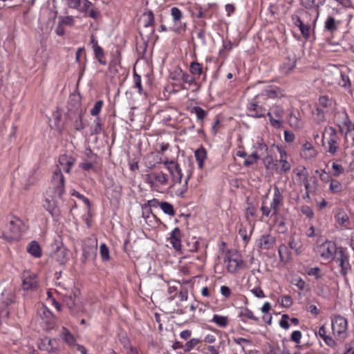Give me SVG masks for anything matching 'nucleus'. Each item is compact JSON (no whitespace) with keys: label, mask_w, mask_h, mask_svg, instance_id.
<instances>
[{"label":"nucleus","mask_w":354,"mask_h":354,"mask_svg":"<svg viewBox=\"0 0 354 354\" xmlns=\"http://www.w3.org/2000/svg\"><path fill=\"white\" fill-rule=\"evenodd\" d=\"M337 251V249L335 243L330 241H325L317 249V252L319 255L326 260L333 259Z\"/></svg>","instance_id":"6e6552de"},{"label":"nucleus","mask_w":354,"mask_h":354,"mask_svg":"<svg viewBox=\"0 0 354 354\" xmlns=\"http://www.w3.org/2000/svg\"><path fill=\"white\" fill-rule=\"evenodd\" d=\"M316 155L317 151L313 145L310 142L306 141L302 145L301 157L306 160H309L315 158Z\"/></svg>","instance_id":"5701e85b"},{"label":"nucleus","mask_w":354,"mask_h":354,"mask_svg":"<svg viewBox=\"0 0 354 354\" xmlns=\"http://www.w3.org/2000/svg\"><path fill=\"white\" fill-rule=\"evenodd\" d=\"M276 239L271 234L261 235L257 240V245L260 249L270 250L275 244Z\"/></svg>","instance_id":"6ab92c4d"},{"label":"nucleus","mask_w":354,"mask_h":354,"mask_svg":"<svg viewBox=\"0 0 354 354\" xmlns=\"http://www.w3.org/2000/svg\"><path fill=\"white\" fill-rule=\"evenodd\" d=\"M27 250L31 255L36 258L40 257L41 255L40 245L35 241H32L29 243Z\"/></svg>","instance_id":"f704fd0d"},{"label":"nucleus","mask_w":354,"mask_h":354,"mask_svg":"<svg viewBox=\"0 0 354 354\" xmlns=\"http://www.w3.org/2000/svg\"><path fill=\"white\" fill-rule=\"evenodd\" d=\"M15 302V295L10 291L5 290L1 294V298L0 299V310L1 313H5L6 315H8L10 311L8 306Z\"/></svg>","instance_id":"4468645a"},{"label":"nucleus","mask_w":354,"mask_h":354,"mask_svg":"<svg viewBox=\"0 0 354 354\" xmlns=\"http://www.w3.org/2000/svg\"><path fill=\"white\" fill-rule=\"evenodd\" d=\"M164 165L169 170L174 183H180L182 180L183 174L179 165L173 160H166L164 162Z\"/></svg>","instance_id":"9b49d317"},{"label":"nucleus","mask_w":354,"mask_h":354,"mask_svg":"<svg viewBox=\"0 0 354 354\" xmlns=\"http://www.w3.org/2000/svg\"><path fill=\"white\" fill-rule=\"evenodd\" d=\"M97 254V242L89 240L82 247L83 261L94 259Z\"/></svg>","instance_id":"9d476101"},{"label":"nucleus","mask_w":354,"mask_h":354,"mask_svg":"<svg viewBox=\"0 0 354 354\" xmlns=\"http://www.w3.org/2000/svg\"><path fill=\"white\" fill-rule=\"evenodd\" d=\"M338 257L337 261L339 262V266L341 268L340 272L343 276H346L351 269V266L348 261V255L344 252L342 248H340L337 252Z\"/></svg>","instance_id":"2eb2a0df"},{"label":"nucleus","mask_w":354,"mask_h":354,"mask_svg":"<svg viewBox=\"0 0 354 354\" xmlns=\"http://www.w3.org/2000/svg\"><path fill=\"white\" fill-rule=\"evenodd\" d=\"M289 316L288 315H283L281 319L279 322V325L281 328L287 330L290 327V324L288 323Z\"/></svg>","instance_id":"774afa93"},{"label":"nucleus","mask_w":354,"mask_h":354,"mask_svg":"<svg viewBox=\"0 0 354 354\" xmlns=\"http://www.w3.org/2000/svg\"><path fill=\"white\" fill-rule=\"evenodd\" d=\"M270 351L272 354H290L284 347L281 348L279 345L275 346H270Z\"/></svg>","instance_id":"680f3d73"},{"label":"nucleus","mask_w":354,"mask_h":354,"mask_svg":"<svg viewBox=\"0 0 354 354\" xmlns=\"http://www.w3.org/2000/svg\"><path fill=\"white\" fill-rule=\"evenodd\" d=\"M263 94L270 98H281L284 96L283 91L276 86H268Z\"/></svg>","instance_id":"393cba45"},{"label":"nucleus","mask_w":354,"mask_h":354,"mask_svg":"<svg viewBox=\"0 0 354 354\" xmlns=\"http://www.w3.org/2000/svg\"><path fill=\"white\" fill-rule=\"evenodd\" d=\"M52 187L53 189L54 196L61 198L64 193V177L62 172V169L58 166L55 168L53 173L51 180Z\"/></svg>","instance_id":"f03ea898"},{"label":"nucleus","mask_w":354,"mask_h":354,"mask_svg":"<svg viewBox=\"0 0 354 354\" xmlns=\"http://www.w3.org/2000/svg\"><path fill=\"white\" fill-rule=\"evenodd\" d=\"M171 14L175 22L180 21L183 17L182 12L176 7H174L171 9Z\"/></svg>","instance_id":"052dcab7"},{"label":"nucleus","mask_w":354,"mask_h":354,"mask_svg":"<svg viewBox=\"0 0 354 354\" xmlns=\"http://www.w3.org/2000/svg\"><path fill=\"white\" fill-rule=\"evenodd\" d=\"M181 238H182V234L181 231L178 227L174 228L170 233L169 236V242L171 244L172 247L176 250V251H180L181 250Z\"/></svg>","instance_id":"412c9836"},{"label":"nucleus","mask_w":354,"mask_h":354,"mask_svg":"<svg viewBox=\"0 0 354 354\" xmlns=\"http://www.w3.org/2000/svg\"><path fill=\"white\" fill-rule=\"evenodd\" d=\"M259 158L258 154L257 152L252 153L251 155H250L244 161L243 165L244 166L248 167L254 163H255L257 160Z\"/></svg>","instance_id":"6e6d98bb"},{"label":"nucleus","mask_w":354,"mask_h":354,"mask_svg":"<svg viewBox=\"0 0 354 354\" xmlns=\"http://www.w3.org/2000/svg\"><path fill=\"white\" fill-rule=\"evenodd\" d=\"M347 327V319L344 317L337 315L332 319V330L337 337L344 339L346 337Z\"/></svg>","instance_id":"39448f33"},{"label":"nucleus","mask_w":354,"mask_h":354,"mask_svg":"<svg viewBox=\"0 0 354 354\" xmlns=\"http://www.w3.org/2000/svg\"><path fill=\"white\" fill-rule=\"evenodd\" d=\"M288 246L291 250H295L297 254H300L303 252L300 240L299 239H295L294 236H290Z\"/></svg>","instance_id":"e433bc0d"},{"label":"nucleus","mask_w":354,"mask_h":354,"mask_svg":"<svg viewBox=\"0 0 354 354\" xmlns=\"http://www.w3.org/2000/svg\"><path fill=\"white\" fill-rule=\"evenodd\" d=\"M261 211L262 212L263 215L266 216H268L270 213L272 214V208L271 205L270 207H268L266 205V201H263L261 207Z\"/></svg>","instance_id":"338daca9"},{"label":"nucleus","mask_w":354,"mask_h":354,"mask_svg":"<svg viewBox=\"0 0 354 354\" xmlns=\"http://www.w3.org/2000/svg\"><path fill=\"white\" fill-rule=\"evenodd\" d=\"M301 6L308 10L316 9L319 10V8L324 5L326 0H299ZM319 15V11H317Z\"/></svg>","instance_id":"a878e982"},{"label":"nucleus","mask_w":354,"mask_h":354,"mask_svg":"<svg viewBox=\"0 0 354 354\" xmlns=\"http://www.w3.org/2000/svg\"><path fill=\"white\" fill-rule=\"evenodd\" d=\"M38 314L40 317L46 322L48 325L50 326L53 324L54 317L52 313L46 308L42 307L38 310Z\"/></svg>","instance_id":"c85d7f7f"},{"label":"nucleus","mask_w":354,"mask_h":354,"mask_svg":"<svg viewBox=\"0 0 354 354\" xmlns=\"http://www.w3.org/2000/svg\"><path fill=\"white\" fill-rule=\"evenodd\" d=\"M75 160L72 156L63 154L59 158V163L66 173H69L74 165Z\"/></svg>","instance_id":"4be33fe9"},{"label":"nucleus","mask_w":354,"mask_h":354,"mask_svg":"<svg viewBox=\"0 0 354 354\" xmlns=\"http://www.w3.org/2000/svg\"><path fill=\"white\" fill-rule=\"evenodd\" d=\"M78 295L79 290H75L74 292L65 295L64 297V301L71 313H76L77 312L79 306Z\"/></svg>","instance_id":"f8f14e48"},{"label":"nucleus","mask_w":354,"mask_h":354,"mask_svg":"<svg viewBox=\"0 0 354 354\" xmlns=\"http://www.w3.org/2000/svg\"><path fill=\"white\" fill-rule=\"evenodd\" d=\"M145 17V27H151L154 26V15L151 10H149L143 14Z\"/></svg>","instance_id":"a18cd8bd"},{"label":"nucleus","mask_w":354,"mask_h":354,"mask_svg":"<svg viewBox=\"0 0 354 354\" xmlns=\"http://www.w3.org/2000/svg\"><path fill=\"white\" fill-rule=\"evenodd\" d=\"M333 104V100L329 98L326 95H323L319 98V105L323 108H328L331 106Z\"/></svg>","instance_id":"3c124183"},{"label":"nucleus","mask_w":354,"mask_h":354,"mask_svg":"<svg viewBox=\"0 0 354 354\" xmlns=\"http://www.w3.org/2000/svg\"><path fill=\"white\" fill-rule=\"evenodd\" d=\"M288 122L290 125L295 129H300L302 127V122L300 119L293 113L290 114Z\"/></svg>","instance_id":"de8ad7c7"},{"label":"nucleus","mask_w":354,"mask_h":354,"mask_svg":"<svg viewBox=\"0 0 354 354\" xmlns=\"http://www.w3.org/2000/svg\"><path fill=\"white\" fill-rule=\"evenodd\" d=\"M82 115L83 112L82 109L77 108L75 111V116L73 117V127L76 131H80L84 128L82 122Z\"/></svg>","instance_id":"2f4dec72"},{"label":"nucleus","mask_w":354,"mask_h":354,"mask_svg":"<svg viewBox=\"0 0 354 354\" xmlns=\"http://www.w3.org/2000/svg\"><path fill=\"white\" fill-rule=\"evenodd\" d=\"M278 252L280 260L281 261H287L290 259V254L288 251V248L284 244H281L279 246Z\"/></svg>","instance_id":"c03bdc74"},{"label":"nucleus","mask_w":354,"mask_h":354,"mask_svg":"<svg viewBox=\"0 0 354 354\" xmlns=\"http://www.w3.org/2000/svg\"><path fill=\"white\" fill-rule=\"evenodd\" d=\"M344 124L346 127V134L351 132V131H354V123H353L351 122V120H350L349 117H348V115L347 114V113L345 111L344 113Z\"/></svg>","instance_id":"8fccbe9b"},{"label":"nucleus","mask_w":354,"mask_h":354,"mask_svg":"<svg viewBox=\"0 0 354 354\" xmlns=\"http://www.w3.org/2000/svg\"><path fill=\"white\" fill-rule=\"evenodd\" d=\"M100 253L102 261H106L109 260V250L105 243H102L100 247Z\"/></svg>","instance_id":"09e8293b"},{"label":"nucleus","mask_w":354,"mask_h":354,"mask_svg":"<svg viewBox=\"0 0 354 354\" xmlns=\"http://www.w3.org/2000/svg\"><path fill=\"white\" fill-rule=\"evenodd\" d=\"M337 24L338 23L335 19L332 16H329L324 23V29L330 32H334L337 30Z\"/></svg>","instance_id":"c9c22d12"},{"label":"nucleus","mask_w":354,"mask_h":354,"mask_svg":"<svg viewBox=\"0 0 354 354\" xmlns=\"http://www.w3.org/2000/svg\"><path fill=\"white\" fill-rule=\"evenodd\" d=\"M332 168L334 170V171L333 173V176H334L335 177L339 176L340 174H342L344 172V169L342 166V165L333 162V165H332Z\"/></svg>","instance_id":"e2e57ef3"},{"label":"nucleus","mask_w":354,"mask_h":354,"mask_svg":"<svg viewBox=\"0 0 354 354\" xmlns=\"http://www.w3.org/2000/svg\"><path fill=\"white\" fill-rule=\"evenodd\" d=\"M52 258L59 265H64L70 258V251L63 245L57 246Z\"/></svg>","instance_id":"ddd939ff"},{"label":"nucleus","mask_w":354,"mask_h":354,"mask_svg":"<svg viewBox=\"0 0 354 354\" xmlns=\"http://www.w3.org/2000/svg\"><path fill=\"white\" fill-rule=\"evenodd\" d=\"M239 317L241 318V320L244 322L246 321L244 318H248L254 321H258L259 319L253 315V313L247 308H241Z\"/></svg>","instance_id":"58836bf2"},{"label":"nucleus","mask_w":354,"mask_h":354,"mask_svg":"<svg viewBox=\"0 0 354 354\" xmlns=\"http://www.w3.org/2000/svg\"><path fill=\"white\" fill-rule=\"evenodd\" d=\"M23 222L21 220L15 218L14 220H11L9 222V230L10 234L6 235L4 233L2 234V237H4L8 241H10L13 239H18L22 232Z\"/></svg>","instance_id":"1a4fd4ad"},{"label":"nucleus","mask_w":354,"mask_h":354,"mask_svg":"<svg viewBox=\"0 0 354 354\" xmlns=\"http://www.w3.org/2000/svg\"><path fill=\"white\" fill-rule=\"evenodd\" d=\"M248 115L255 118H263L267 115V111L263 106L252 102L248 105Z\"/></svg>","instance_id":"dca6fc26"},{"label":"nucleus","mask_w":354,"mask_h":354,"mask_svg":"<svg viewBox=\"0 0 354 354\" xmlns=\"http://www.w3.org/2000/svg\"><path fill=\"white\" fill-rule=\"evenodd\" d=\"M335 217L336 221L341 226L348 227L349 225V217L343 209H339Z\"/></svg>","instance_id":"72a5a7b5"},{"label":"nucleus","mask_w":354,"mask_h":354,"mask_svg":"<svg viewBox=\"0 0 354 354\" xmlns=\"http://www.w3.org/2000/svg\"><path fill=\"white\" fill-rule=\"evenodd\" d=\"M342 189V184L337 180H331L330 185V190L333 193L340 192Z\"/></svg>","instance_id":"5fc2aeb1"},{"label":"nucleus","mask_w":354,"mask_h":354,"mask_svg":"<svg viewBox=\"0 0 354 354\" xmlns=\"http://www.w3.org/2000/svg\"><path fill=\"white\" fill-rule=\"evenodd\" d=\"M291 18L294 25L299 28L302 37L306 40H308L310 35V25L304 24L301 18L297 15H292Z\"/></svg>","instance_id":"f3484780"},{"label":"nucleus","mask_w":354,"mask_h":354,"mask_svg":"<svg viewBox=\"0 0 354 354\" xmlns=\"http://www.w3.org/2000/svg\"><path fill=\"white\" fill-rule=\"evenodd\" d=\"M145 182L151 189L156 190L168 184V176L161 171H151L145 175Z\"/></svg>","instance_id":"f257e3e1"},{"label":"nucleus","mask_w":354,"mask_h":354,"mask_svg":"<svg viewBox=\"0 0 354 354\" xmlns=\"http://www.w3.org/2000/svg\"><path fill=\"white\" fill-rule=\"evenodd\" d=\"M61 338L68 345L73 348L76 346V339L73 335L65 327H62L60 332Z\"/></svg>","instance_id":"cd10ccee"},{"label":"nucleus","mask_w":354,"mask_h":354,"mask_svg":"<svg viewBox=\"0 0 354 354\" xmlns=\"http://www.w3.org/2000/svg\"><path fill=\"white\" fill-rule=\"evenodd\" d=\"M196 160L198 162V167L202 169L204 165V161L207 158V151L203 147L197 149L194 152Z\"/></svg>","instance_id":"c756f323"},{"label":"nucleus","mask_w":354,"mask_h":354,"mask_svg":"<svg viewBox=\"0 0 354 354\" xmlns=\"http://www.w3.org/2000/svg\"><path fill=\"white\" fill-rule=\"evenodd\" d=\"M59 20V22L62 25L65 24L71 26L74 24V19L72 16L60 17Z\"/></svg>","instance_id":"0e129e2a"},{"label":"nucleus","mask_w":354,"mask_h":354,"mask_svg":"<svg viewBox=\"0 0 354 354\" xmlns=\"http://www.w3.org/2000/svg\"><path fill=\"white\" fill-rule=\"evenodd\" d=\"M224 261L227 263V271L231 273L236 272L244 265L243 261L236 252L226 254Z\"/></svg>","instance_id":"423d86ee"},{"label":"nucleus","mask_w":354,"mask_h":354,"mask_svg":"<svg viewBox=\"0 0 354 354\" xmlns=\"http://www.w3.org/2000/svg\"><path fill=\"white\" fill-rule=\"evenodd\" d=\"M283 195L281 193L279 187L277 186H275L274 187L273 198L270 203V205L272 208V215H276L278 214L280 207L283 205Z\"/></svg>","instance_id":"a211bd4d"},{"label":"nucleus","mask_w":354,"mask_h":354,"mask_svg":"<svg viewBox=\"0 0 354 354\" xmlns=\"http://www.w3.org/2000/svg\"><path fill=\"white\" fill-rule=\"evenodd\" d=\"M53 196L54 194L52 196V200H46L44 207L51 214L52 216L57 217L59 214V209L56 204L55 201L54 200L55 197Z\"/></svg>","instance_id":"bb28decb"},{"label":"nucleus","mask_w":354,"mask_h":354,"mask_svg":"<svg viewBox=\"0 0 354 354\" xmlns=\"http://www.w3.org/2000/svg\"><path fill=\"white\" fill-rule=\"evenodd\" d=\"M200 342V339L192 338L189 341H188L184 347L185 352H189L192 351L194 346H196Z\"/></svg>","instance_id":"bf43d9fd"},{"label":"nucleus","mask_w":354,"mask_h":354,"mask_svg":"<svg viewBox=\"0 0 354 354\" xmlns=\"http://www.w3.org/2000/svg\"><path fill=\"white\" fill-rule=\"evenodd\" d=\"M160 207L165 214H168L170 216H174L176 214L173 205L168 202H160Z\"/></svg>","instance_id":"ea45409f"},{"label":"nucleus","mask_w":354,"mask_h":354,"mask_svg":"<svg viewBox=\"0 0 354 354\" xmlns=\"http://www.w3.org/2000/svg\"><path fill=\"white\" fill-rule=\"evenodd\" d=\"M339 85L345 88H350L351 86V82L348 75L343 71L340 72V80L339 81Z\"/></svg>","instance_id":"a19ab883"},{"label":"nucleus","mask_w":354,"mask_h":354,"mask_svg":"<svg viewBox=\"0 0 354 354\" xmlns=\"http://www.w3.org/2000/svg\"><path fill=\"white\" fill-rule=\"evenodd\" d=\"M95 57L99 62V63L103 66L106 64V62L104 58V50L101 47H96L95 49H93Z\"/></svg>","instance_id":"49530a36"},{"label":"nucleus","mask_w":354,"mask_h":354,"mask_svg":"<svg viewBox=\"0 0 354 354\" xmlns=\"http://www.w3.org/2000/svg\"><path fill=\"white\" fill-rule=\"evenodd\" d=\"M217 326L220 327H225L228 324V317L218 315H214L212 320Z\"/></svg>","instance_id":"37998d69"},{"label":"nucleus","mask_w":354,"mask_h":354,"mask_svg":"<svg viewBox=\"0 0 354 354\" xmlns=\"http://www.w3.org/2000/svg\"><path fill=\"white\" fill-rule=\"evenodd\" d=\"M22 289L25 291H34L38 287L37 276L30 271H24L21 274Z\"/></svg>","instance_id":"0eeeda50"},{"label":"nucleus","mask_w":354,"mask_h":354,"mask_svg":"<svg viewBox=\"0 0 354 354\" xmlns=\"http://www.w3.org/2000/svg\"><path fill=\"white\" fill-rule=\"evenodd\" d=\"M189 71L190 73L196 78L198 77L203 73L202 64L197 62H192L189 67Z\"/></svg>","instance_id":"4c0bfd02"},{"label":"nucleus","mask_w":354,"mask_h":354,"mask_svg":"<svg viewBox=\"0 0 354 354\" xmlns=\"http://www.w3.org/2000/svg\"><path fill=\"white\" fill-rule=\"evenodd\" d=\"M94 122H95V126L92 130V134H100L102 131V122L100 118H97Z\"/></svg>","instance_id":"69168bd1"},{"label":"nucleus","mask_w":354,"mask_h":354,"mask_svg":"<svg viewBox=\"0 0 354 354\" xmlns=\"http://www.w3.org/2000/svg\"><path fill=\"white\" fill-rule=\"evenodd\" d=\"M103 101L102 100H98L97 101L92 109L91 110V114L93 116H97L99 115L102 110V107L103 106Z\"/></svg>","instance_id":"4d7b16f0"},{"label":"nucleus","mask_w":354,"mask_h":354,"mask_svg":"<svg viewBox=\"0 0 354 354\" xmlns=\"http://www.w3.org/2000/svg\"><path fill=\"white\" fill-rule=\"evenodd\" d=\"M291 165L286 159H279V166L277 168L279 174L286 173L290 170Z\"/></svg>","instance_id":"79ce46f5"},{"label":"nucleus","mask_w":354,"mask_h":354,"mask_svg":"<svg viewBox=\"0 0 354 354\" xmlns=\"http://www.w3.org/2000/svg\"><path fill=\"white\" fill-rule=\"evenodd\" d=\"M192 112L195 113L198 120H203L207 115V112L200 106L193 108Z\"/></svg>","instance_id":"13d9d810"},{"label":"nucleus","mask_w":354,"mask_h":354,"mask_svg":"<svg viewBox=\"0 0 354 354\" xmlns=\"http://www.w3.org/2000/svg\"><path fill=\"white\" fill-rule=\"evenodd\" d=\"M178 75H180V80L184 84H187L189 86L197 85L196 82V78L192 74H189L186 72H183L182 70H179Z\"/></svg>","instance_id":"473e14b6"},{"label":"nucleus","mask_w":354,"mask_h":354,"mask_svg":"<svg viewBox=\"0 0 354 354\" xmlns=\"http://www.w3.org/2000/svg\"><path fill=\"white\" fill-rule=\"evenodd\" d=\"M133 84H134L133 86L138 89V93L140 94H142L143 93V88H142V83H141V77L139 75H138L136 73V71H134V73H133Z\"/></svg>","instance_id":"603ef678"},{"label":"nucleus","mask_w":354,"mask_h":354,"mask_svg":"<svg viewBox=\"0 0 354 354\" xmlns=\"http://www.w3.org/2000/svg\"><path fill=\"white\" fill-rule=\"evenodd\" d=\"M306 273L309 276H313L315 278L318 280L322 277V274L321 273V270L318 267L310 268L306 270Z\"/></svg>","instance_id":"864d4df0"},{"label":"nucleus","mask_w":354,"mask_h":354,"mask_svg":"<svg viewBox=\"0 0 354 354\" xmlns=\"http://www.w3.org/2000/svg\"><path fill=\"white\" fill-rule=\"evenodd\" d=\"M324 133L328 136L327 138L328 147L326 151L332 155H334L337 153L339 146V138L337 135V131L334 127L328 126L324 129ZM324 138L325 134L323 135L322 140H324Z\"/></svg>","instance_id":"7ed1b4c3"},{"label":"nucleus","mask_w":354,"mask_h":354,"mask_svg":"<svg viewBox=\"0 0 354 354\" xmlns=\"http://www.w3.org/2000/svg\"><path fill=\"white\" fill-rule=\"evenodd\" d=\"M296 66V59L295 58H287L281 66V71L286 75L290 74Z\"/></svg>","instance_id":"7c9ffc66"},{"label":"nucleus","mask_w":354,"mask_h":354,"mask_svg":"<svg viewBox=\"0 0 354 354\" xmlns=\"http://www.w3.org/2000/svg\"><path fill=\"white\" fill-rule=\"evenodd\" d=\"M66 5L73 9H76L80 12H85L88 9L91 3L88 0H64Z\"/></svg>","instance_id":"aec40b11"},{"label":"nucleus","mask_w":354,"mask_h":354,"mask_svg":"<svg viewBox=\"0 0 354 354\" xmlns=\"http://www.w3.org/2000/svg\"><path fill=\"white\" fill-rule=\"evenodd\" d=\"M57 347L58 340L57 339L45 338L40 345V349L48 352H55L57 351Z\"/></svg>","instance_id":"b1692460"},{"label":"nucleus","mask_w":354,"mask_h":354,"mask_svg":"<svg viewBox=\"0 0 354 354\" xmlns=\"http://www.w3.org/2000/svg\"><path fill=\"white\" fill-rule=\"evenodd\" d=\"M283 115V108L279 105H273L267 112V115L269 118L271 125L276 129H280L282 127V118Z\"/></svg>","instance_id":"20e7f679"}]
</instances>
